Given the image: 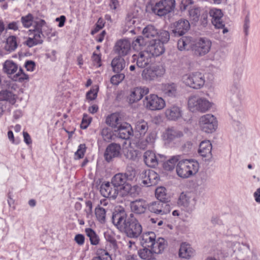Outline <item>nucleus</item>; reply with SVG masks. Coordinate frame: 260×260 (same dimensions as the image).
<instances>
[{"instance_id": "nucleus-52", "label": "nucleus", "mask_w": 260, "mask_h": 260, "mask_svg": "<svg viewBox=\"0 0 260 260\" xmlns=\"http://www.w3.org/2000/svg\"><path fill=\"white\" fill-rule=\"evenodd\" d=\"M147 42H148V40L144 36H140L133 42L132 45L135 49H138V47L144 46Z\"/></svg>"}, {"instance_id": "nucleus-63", "label": "nucleus", "mask_w": 260, "mask_h": 260, "mask_svg": "<svg viewBox=\"0 0 260 260\" xmlns=\"http://www.w3.org/2000/svg\"><path fill=\"white\" fill-rule=\"evenodd\" d=\"M20 23V22L19 21L10 22L7 24V26L6 27V30H7L10 29L14 31H17L19 29Z\"/></svg>"}, {"instance_id": "nucleus-17", "label": "nucleus", "mask_w": 260, "mask_h": 260, "mask_svg": "<svg viewBox=\"0 0 260 260\" xmlns=\"http://www.w3.org/2000/svg\"><path fill=\"white\" fill-rule=\"evenodd\" d=\"M148 44L146 50L151 56H158L164 53L165 51L164 45L157 39L148 40Z\"/></svg>"}, {"instance_id": "nucleus-11", "label": "nucleus", "mask_w": 260, "mask_h": 260, "mask_svg": "<svg viewBox=\"0 0 260 260\" xmlns=\"http://www.w3.org/2000/svg\"><path fill=\"white\" fill-rule=\"evenodd\" d=\"M143 159L146 166L149 168H155L159 164L164 161L166 157L164 155L156 154L151 150H147L143 154Z\"/></svg>"}, {"instance_id": "nucleus-64", "label": "nucleus", "mask_w": 260, "mask_h": 260, "mask_svg": "<svg viewBox=\"0 0 260 260\" xmlns=\"http://www.w3.org/2000/svg\"><path fill=\"white\" fill-rule=\"evenodd\" d=\"M91 59L94 63H96L97 66L100 67L101 66V55L97 54L95 52H93L92 56Z\"/></svg>"}, {"instance_id": "nucleus-49", "label": "nucleus", "mask_w": 260, "mask_h": 260, "mask_svg": "<svg viewBox=\"0 0 260 260\" xmlns=\"http://www.w3.org/2000/svg\"><path fill=\"white\" fill-rule=\"evenodd\" d=\"M15 100L14 94L12 92L4 90L0 91V101H7L10 102Z\"/></svg>"}, {"instance_id": "nucleus-34", "label": "nucleus", "mask_w": 260, "mask_h": 260, "mask_svg": "<svg viewBox=\"0 0 260 260\" xmlns=\"http://www.w3.org/2000/svg\"><path fill=\"white\" fill-rule=\"evenodd\" d=\"M111 65L113 72L119 73L124 68L125 61L122 57L117 56L113 59Z\"/></svg>"}, {"instance_id": "nucleus-23", "label": "nucleus", "mask_w": 260, "mask_h": 260, "mask_svg": "<svg viewBox=\"0 0 260 260\" xmlns=\"http://www.w3.org/2000/svg\"><path fill=\"white\" fill-rule=\"evenodd\" d=\"M115 129L116 135L122 139H128L133 134V130L131 124L127 122L120 123Z\"/></svg>"}, {"instance_id": "nucleus-56", "label": "nucleus", "mask_w": 260, "mask_h": 260, "mask_svg": "<svg viewBox=\"0 0 260 260\" xmlns=\"http://www.w3.org/2000/svg\"><path fill=\"white\" fill-rule=\"evenodd\" d=\"M101 135L103 139L105 141H109L112 139V131L110 128H103L101 132Z\"/></svg>"}, {"instance_id": "nucleus-47", "label": "nucleus", "mask_w": 260, "mask_h": 260, "mask_svg": "<svg viewBox=\"0 0 260 260\" xmlns=\"http://www.w3.org/2000/svg\"><path fill=\"white\" fill-rule=\"evenodd\" d=\"M149 179L148 182H147V180H145V186L147 187L155 185L159 180L158 175L153 170H149V176H148Z\"/></svg>"}, {"instance_id": "nucleus-2", "label": "nucleus", "mask_w": 260, "mask_h": 260, "mask_svg": "<svg viewBox=\"0 0 260 260\" xmlns=\"http://www.w3.org/2000/svg\"><path fill=\"white\" fill-rule=\"evenodd\" d=\"M199 168L198 161L192 159L180 160L176 166L177 175L182 178H187L196 174Z\"/></svg>"}, {"instance_id": "nucleus-7", "label": "nucleus", "mask_w": 260, "mask_h": 260, "mask_svg": "<svg viewBox=\"0 0 260 260\" xmlns=\"http://www.w3.org/2000/svg\"><path fill=\"white\" fill-rule=\"evenodd\" d=\"M183 136V133L174 127L168 128L164 134L165 145L175 147L179 144V139Z\"/></svg>"}, {"instance_id": "nucleus-5", "label": "nucleus", "mask_w": 260, "mask_h": 260, "mask_svg": "<svg viewBox=\"0 0 260 260\" xmlns=\"http://www.w3.org/2000/svg\"><path fill=\"white\" fill-rule=\"evenodd\" d=\"M188 106L190 110L192 112L199 111L205 113L210 110L212 103L205 98L193 95L189 98Z\"/></svg>"}, {"instance_id": "nucleus-51", "label": "nucleus", "mask_w": 260, "mask_h": 260, "mask_svg": "<svg viewBox=\"0 0 260 260\" xmlns=\"http://www.w3.org/2000/svg\"><path fill=\"white\" fill-rule=\"evenodd\" d=\"M33 21L34 16L30 13L21 17V23L23 26L25 28H29L32 24Z\"/></svg>"}, {"instance_id": "nucleus-4", "label": "nucleus", "mask_w": 260, "mask_h": 260, "mask_svg": "<svg viewBox=\"0 0 260 260\" xmlns=\"http://www.w3.org/2000/svg\"><path fill=\"white\" fill-rule=\"evenodd\" d=\"M182 81L186 86L194 89H201L205 82L204 75L199 72L184 75L182 77Z\"/></svg>"}, {"instance_id": "nucleus-26", "label": "nucleus", "mask_w": 260, "mask_h": 260, "mask_svg": "<svg viewBox=\"0 0 260 260\" xmlns=\"http://www.w3.org/2000/svg\"><path fill=\"white\" fill-rule=\"evenodd\" d=\"M131 209L133 213L136 214L144 213L148 209V204L143 199L136 200L131 203Z\"/></svg>"}, {"instance_id": "nucleus-43", "label": "nucleus", "mask_w": 260, "mask_h": 260, "mask_svg": "<svg viewBox=\"0 0 260 260\" xmlns=\"http://www.w3.org/2000/svg\"><path fill=\"white\" fill-rule=\"evenodd\" d=\"M86 235L89 237L90 244L92 245H97L100 243V238L95 232L91 228H86L85 230Z\"/></svg>"}, {"instance_id": "nucleus-18", "label": "nucleus", "mask_w": 260, "mask_h": 260, "mask_svg": "<svg viewBox=\"0 0 260 260\" xmlns=\"http://www.w3.org/2000/svg\"><path fill=\"white\" fill-rule=\"evenodd\" d=\"M128 217L124 210H116L112 214V222L121 232L127 221Z\"/></svg>"}, {"instance_id": "nucleus-8", "label": "nucleus", "mask_w": 260, "mask_h": 260, "mask_svg": "<svg viewBox=\"0 0 260 260\" xmlns=\"http://www.w3.org/2000/svg\"><path fill=\"white\" fill-rule=\"evenodd\" d=\"M175 7V0H163L156 3L152 8V12L162 16L174 11Z\"/></svg>"}, {"instance_id": "nucleus-20", "label": "nucleus", "mask_w": 260, "mask_h": 260, "mask_svg": "<svg viewBox=\"0 0 260 260\" xmlns=\"http://www.w3.org/2000/svg\"><path fill=\"white\" fill-rule=\"evenodd\" d=\"M100 192L105 198L115 199L118 194V189L114 187L111 182H104L100 186Z\"/></svg>"}, {"instance_id": "nucleus-31", "label": "nucleus", "mask_w": 260, "mask_h": 260, "mask_svg": "<svg viewBox=\"0 0 260 260\" xmlns=\"http://www.w3.org/2000/svg\"><path fill=\"white\" fill-rule=\"evenodd\" d=\"M212 144L209 140L202 141L199 146L198 153L203 157L210 158L212 156Z\"/></svg>"}, {"instance_id": "nucleus-19", "label": "nucleus", "mask_w": 260, "mask_h": 260, "mask_svg": "<svg viewBox=\"0 0 260 260\" xmlns=\"http://www.w3.org/2000/svg\"><path fill=\"white\" fill-rule=\"evenodd\" d=\"M121 146L119 144L112 143L108 145L104 152V156L106 161L110 162L113 159L120 155Z\"/></svg>"}, {"instance_id": "nucleus-15", "label": "nucleus", "mask_w": 260, "mask_h": 260, "mask_svg": "<svg viewBox=\"0 0 260 260\" xmlns=\"http://www.w3.org/2000/svg\"><path fill=\"white\" fill-rule=\"evenodd\" d=\"M151 57L150 53L145 50L133 55L132 62L136 63L139 68H145L151 62Z\"/></svg>"}, {"instance_id": "nucleus-9", "label": "nucleus", "mask_w": 260, "mask_h": 260, "mask_svg": "<svg viewBox=\"0 0 260 260\" xmlns=\"http://www.w3.org/2000/svg\"><path fill=\"white\" fill-rule=\"evenodd\" d=\"M211 45L212 43L209 39L201 38L198 41L193 43L192 51L197 56H204L209 52Z\"/></svg>"}, {"instance_id": "nucleus-14", "label": "nucleus", "mask_w": 260, "mask_h": 260, "mask_svg": "<svg viewBox=\"0 0 260 260\" xmlns=\"http://www.w3.org/2000/svg\"><path fill=\"white\" fill-rule=\"evenodd\" d=\"M197 200L194 196L190 193L182 192L179 198L178 204L186 208L188 212H191L195 209Z\"/></svg>"}, {"instance_id": "nucleus-48", "label": "nucleus", "mask_w": 260, "mask_h": 260, "mask_svg": "<svg viewBox=\"0 0 260 260\" xmlns=\"http://www.w3.org/2000/svg\"><path fill=\"white\" fill-rule=\"evenodd\" d=\"M43 42L42 39L40 38V36L34 35L33 38H28L25 41V44L29 47H32L38 44H41Z\"/></svg>"}, {"instance_id": "nucleus-46", "label": "nucleus", "mask_w": 260, "mask_h": 260, "mask_svg": "<svg viewBox=\"0 0 260 260\" xmlns=\"http://www.w3.org/2000/svg\"><path fill=\"white\" fill-rule=\"evenodd\" d=\"M106 123L107 125L115 128H117L120 124L119 117L115 114H112L108 116L106 119Z\"/></svg>"}, {"instance_id": "nucleus-42", "label": "nucleus", "mask_w": 260, "mask_h": 260, "mask_svg": "<svg viewBox=\"0 0 260 260\" xmlns=\"http://www.w3.org/2000/svg\"><path fill=\"white\" fill-rule=\"evenodd\" d=\"M135 131L139 133L141 136H143L148 129V123L144 120L138 121L135 124Z\"/></svg>"}, {"instance_id": "nucleus-39", "label": "nucleus", "mask_w": 260, "mask_h": 260, "mask_svg": "<svg viewBox=\"0 0 260 260\" xmlns=\"http://www.w3.org/2000/svg\"><path fill=\"white\" fill-rule=\"evenodd\" d=\"M17 47V37L13 35L9 36L6 40V49L9 52H12L15 51Z\"/></svg>"}, {"instance_id": "nucleus-30", "label": "nucleus", "mask_w": 260, "mask_h": 260, "mask_svg": "<svg viewBox=\"0 0 260 260\" xmlns=\"http://www.w3.org/2000/svg\"><path fill=\"white\" fill-rule=\"evenodd\" d=\"M19 67L18 64L12 60H6L3 64V72L9 77L14 75L19 69Z\"/></svg>"}, {"instance_id": "nucleus-21", "label": "nucleus", "mask_w": 260, "mask_h": 260, "mask_svg": "<svg viewBox=\"0 0 260 260\" xmlns=\"http://www.w3.org/2000/svg\"><path fill=\"white\" fill-rule=\"evenodd\" d=\"M131 43L126 39L118 40L114 47V50L118 56H124L128 54L131 50Z\"/></svg>"}, {"instance_id": "nucleus-6", "label": "nucleus", "mask_w": 260, "mask_h": 260, "mask_svg": "<svg viewBox=\"0 0 260 260\" xmlns=\"http://www.w3.org/2000/svg\"><path fill=\"white\" fill-rule=\"evenodd\" d=\"M199 125L202 131L206 133H212L217 128L218 122L213 115L208 114L200 117Z\"/></svg>"}, {"instance_id": "nucleus-40", "label": "nucleus", "mask_w": 260, "mask_h": 260, "mask_svg": "<svg viewBox=\"0 0 260 260\" xmlns=\"http://www.w3.org/2000/svg\"><path fill=\"white\" fill-rule=\"evenodd\" d=\"M94 213L97 220L101 223L104 224L106 222V211L99 204L95 207Z\"/></svg>"}, {"instance_id": "nucleus-55", "label": "nucleus", "mask_w": 260, "mask_h": 260, "mask_svg": "<svg viewBox=\"0 0 260 260\" xmlns=\"http://www.w3.org/2000/svg\"><path fill=\"white\" fill-rule=\"evenodd\" d=\"M86 145L85 144H81L79 145L77 151L75 153V158L80 159L82 158L86 152Z\"/></svg>"}, {"instance_id": "nucleus-41", "label": "nucleus", "mask_w": 260, "mask_h": 260, "mask_svg": "<svg viewBox=\"0 0 260 260\" xmlns=\"http://www.w3.org/2000/svg\"><path fill=\"white\" fill-rule=\"evenodd\" d=\"M12 79L16 82L22 83L25 81H28L29 80V76L24 73L21 67H19L16 74L12 76Z\"/></svg>"}, {"instance_id": "nucleus-33", "label": "nucleus", "mask_w": 260, "mask_h": 260, "mask_svg": "<svg viewBox=\"0 0 260 260\" xmlns=\"http://www.w3.org/2000/svg\"><path fill=\"white\" fill-rule=\"evenodd\" d=\"M193 43L191 37H183L178 41L177 47L180 51L192 50Z\"/></svg>"}, {"instance_id": "nucleus-10", "label": "nucleus", "mask_w": 260, "mask_h": 260, "mask_svg": "<svg viewBox=\"0 0 260 260\" xmlns=\"http://www.w3.org/2000/svg\"><path fill=\"white\" fill-rule=\"evenodd\" d=\"M144 105L150 110H159L163 109L166 103L164 100L156 94H150L146 96L144 101Z\"/></svg>"}, {"instance_id": "nucleus-45", "label": "nucleus", "mask_w": 260, "mask_h": 260, "mask_svg": "<svg viewBox=\"0 0 260 260\" xmlns=\"http://www.w3.org/2000/svg\"><path fill=\"white\" fill-rule=\"evenodd\" d=\"M188 14L190 19L197 22L199 20L201 16V9L199 7L193 6L188 10Z\"/></svg>"}, {"instance_id": "nucleus-54", "label": "nucleus", "mask_w": 260, "mask_h": 260, "mask_svg": "<svg viewBox=\"0 0 260 260\" xmlns=\"http://www.w3.org/2000/svg\"><path fill=\"white\" fill-rule=\"evenodd\" d=\"M136 170L132 167H127L126 169L125 172L123 173L124 175L125 178L126 180L129 181H132L136 176Z\"/></svg>"}, {"instance_id": "nucleus-57", "label": "nucleus", "mask_w": 260, "mask_h": 260, "mask_svg": "<svg viewBox=\"0 0 260 260\" xmlns=\"http://www.w3.org/2000/svg\"><path fill=\"white\" fill-rule=\"evenodd\" d=\"M124 78V74L118 73L111 78L110 81L112 84L117 85L123 81Z\"/></svg>"}, {"instance_id": "nucleus-32", "label": "nucleus", "mask_w": 260, "mask_h": 260, "mask_svg": "<svg viewBox=\"0 0 260 260\" xmlns=\"http://www.w3.org/2000/svg\"><path fill=\"white\" fill-rule=\"evenodd\" d=\"M165 115L168 119L175 121L182 116V111L180 107L172 106L166 109Z\"/></svg>"}, {"instance_id": "nucleus-53", "label": "nucleus", "mask_w": 260, "mask_h": 260, "mask_svg": "<svg viewBox=\"0 0 260 260\" xmlns=\"http://www.w3.org/2000/svg\"><path fill=\"white\" fill-rule=\"evenodd\" d=\"M96 254L97 255L96 257H100V259H102V260H112L109 253L104 249H98Z\"/></svg>"}, {"instance_id": "nucleus-27", "label": "nucleus", "mask_w": 260, "mask_h": 260, "mask_svg": "<svg viewBox=\"0 0 260 260\" xmlns=\"http://www.w3.org/2000/svg\"><path fill=\"white\" fill-rule=\"evenodd\" d=\"M209 14L212 17V23L216 28H223L225 25L221 18L223 13L221 10L217 9H211Z\"/></svg>"}, {"instance_id": "nucleus-1", "label": "nucleus", "mask_w": 260, "mask_h": 260, "mask_svg": "<svg viewBox=\"0 0 260 260\" xmlns=\"http://www.w3.org/2000/svg\"><path fill=\"white\" fill-rule=\"evenodd\" d=\"M111 184L114 187L118 189V191L122 197H136L139 193V187L135 185L132 186L125 178L123 173L115 174L111 179Z\"/></svg>"}, {"instance_id": "nucleus-22", "label": "nucleus", "mask_w": 260, "mask_h": 260, "mask_svg": "<svg viewBox=\"0 0 260 260\" xmlns=\"http://www.w3.org/2000/svg\"><path fill=\"white\" fill-rule=\"evenodd\" d=\"M149 90L146 87L134 88L128 97V103L131 104L140 101L144 95L149 93Z\"/></svg>"}, {"instance_id": "nucleus-24", "label": "nucleus", "mask_w": 260, "mask_h": 260, "mask_svg": "<svg viewBox=\"0 0 260 260\" xmlns=\"http://www.w3.org/2000/svg\"><path fill=\"white\" fill-rule=\"evenodd\" d=\"M229 95L231 102L234 106L238 105L240 103L241 94L239 81H236L231 86Z\"/></svg>"}, {"instance_id": "nucleus-36", "label": "nucleus", "mask_w": 260, "mask_h": 260, "mask_svg": "<svg viewBox=\"0 0 260 260\" xmlns=\"http://www.w3.org/2000/svg\"><path fill=\"white\" fill-rule=\"evenodd\" d=\"M46 22L43 19H41L39 21L34 22V29L29 30L30 31L32 32L35 36H38L39 35L40 38L43 39L45 37L42 31V28L46 26Z\"/></svg>"}, {"instance_id": "nucleus-28", "label": "nucleus", "mask_w": 260, "mask_h": 260, "mask_svg": "<svg viewBox=\"0 0 260 260\" xmlns=\"http://www.w3.org/2000/svg\"><path fill=\"white\" fill-rule=\"evenodd\" d=\"M160 89L166 96L176 97L178 93L177 85L173 82L162 83L160 85Z\"/></svg>"}, {"instance_id": "nucleus-61", "label": "nucleus", "mask_w": 260, "mask_h": 260, "mask_svg": "<svg viewBox=\"0 0 260 260\" xmlns=\"http://www.w3.org/2000/svg\"><path fill=\"white\" fill-rule=\"evenodd\" d=\"M104 20L102 18H100L95 24V28L91 30V34L92 35L96 34L104 26Z\"/></svg>"}, {"instance_id": "nucleus-50", "label": "nucleus", "mask_w": 260, "mask_h": 260, "mask_svg": "<svg viewBox=\"0 0 260 260\" xmlns=\"http://www.w3.org/2000/svg\"><path fill=\"white\" fill-rule=\"evenodd\" d=\"M156 39L164 45L170 40V33L167 30H161L158 32Z\"/></svg>"}, {"instance_id": "nucleus-3", "label": "nucleus", "mask_w": 260, "mask_h": 260, "mask_svg": "<svg viewBox=\"0 0 260 260\" xmlns=\"http://www.w3.org/2000/svg\"><path fill=\"white\" fill-rule=\"evenodd\" d=\"M121 232L130 238H137L142 234V226L133 213L129 214L127 221Z\"/></svg>"}, {"instance_id": "nucleus-62", "label": "nucleus", "mask_w": 260, "mask_h": 260, "mask_svg": "<svg viewBox=\"0 0 260 260\" xmlns=\"http://www.w3.org/2000/svg\"><path fill=\"white\" fill-rule=\"evenodd\" d=\"M98 88H92L89 90L86 94V97L87 100H94L97 97Z\"/></svg>"}, {"instance_id": "nucleus-16", "label": "nucleus", "mask_w": 260, "mask_h": 260, "mask_svg": "<svg viewBox=\"0 0 260 260\" xmlns=\"http://www.w3.org/2000/svg\"><path fill=\"white\" fill-rule=\"evenodd\" d=\"M172 32L175 36L180 37L185 34L190 29L189 21L185 19H180L172 24Z\"/></svg>"}, {"instance_id": "nucleus-59", "label": "nucleus", "mask_w": 260, "mask_h": 260, "mask_svg": "<svg viewBox=\"0 0 260 260\" xmlns=\"http://www.w3.org/2000/svg\"><path fill=\"white\" fill-rule=\"evenodd\" d=\"M244 70V66L240 64L238 67H236L234 70V77L235 80L239 81L241 77Z\"/></svg>"}, {"instance_id": "nucleus-38", "label": "nucleus", "mask_w": 260, "mask_h": 260, "mask_svg": "<svg viewBox=\"0 0 260 260\" xmlns=\"http://www.w3.org/2000/svg\"><path fill=\"white\" fill-rule=\"evenodd\" d=\"M180 159V155L173 156L167 160L165 159L161 164L165 170L172 171L174 169L176 164L179 162Z\"/></svg>"}, {"instance_id": "nucleus-60", "label": "nucleus", "mask_w": 260, "mask_h": 260, "mask_svg": "<svg viewBox=\"0 0 260 260\" xmlns=\"http://www.w3.org/2000/svg\"><path fill=\"white\" fill-rule=\"evenodd\" d=\"M193 3L192 0H181L180 4V10L183 11L187 9H189L192 7Z\"/></svg>"}, {"instance_id": "nucleus-25", "label": "nucleus", "mask_w": 260, "mask_h": 260, "mask_svg": "<svg viewBox=\"0 0 260 260\" xmlns=\"http://www.w3.org/2000/svg\"><path fill=\"white\" fill-rule=\"evenodd\" d=\"M156 235L153 232L143 233L141 237L140 243L143 247H150L155 250Z\"/></svg>"}, {"instance_id": "nucleus-12", "label": "nucleus", "mask_w": 260, "mask_h": 260, "mask_svg": "<svg viewBox=\"0 0 260 260\" xmlns=\"http://www.w3.org/2000/svg\"><path fill=\"white\" fill-rule=\"evenodd\" d=\"M165 73V69L162 66H156L144 69L142 73L143 79L147 81L156 80L162 77Z\"/></svg>"}, {"instance_id": "nucleus-13", "label": "nucleus", "mask_w": 260, "mask_h": 260, "mask_svg": "<svg viewBox=\"0 0 260 260\" xmlns=\"http://www.w3.org/2000/svg\"><path fill=\"white\" fill-rule=\"evenodd\" d=\"M148 210L156 215H164L170 213L171 206L169 203L154 201L148 204Z\"/></svg>"}, {"instance_id": "nucleus-29", "label": "nucleus", "mask_w": 260, "mask_h": 260, "mask_svg": "<svg viewBox=\"0 0 260 260\" xmlns=\"http://www.w3.org/2000/svg\"><path fill=\"white\" fill-rule=\"evenodd\" d=\"M195 255V250L192 248L191 245L186 242H183L181 244L179 251V257L189 259Z\"/></svg>"}, {"instance_id": "nucleus-37", "label": "nucleus", "mask_w": 260, "mask_h": 260, "mask_svg": "<svg viewBox=\"0 0 260 260\" xmlns=\"http://www.w3.org/2000/svg\"><path fill=\"white\" fill-rule=\"evenodd\" d=\"M165 187L160 186L155 189V195L158 201L168 203L170 200V196L167 193Z\"/></svg>"}, {"instance_id": "nucleus-44", "label": "nucleus", "mask_w": 260, "mask_h": 260, "mask_svg": "<svg viewBox=\"0 0 260 260\" xmlns=\"http://www.w3.org/2000/svg\"><path fill=\"white\" fill-rule=\"evenodd\" d=\"M148 247L140 249L138 251V254L139 256L145 260H156L154 257V254L151 250L149 249Z\"/></svg>"}, {"instance_id": "nucleus-58", "label": "nucleus", "mask_w": 260, "mask_h": 260, "mask_svg": "<svg viewBox=\"0 0 260 260\" xmlns=\"http://www.w3.org/2000/svg\"><path fill=\"white\" fill-rule=\"evenodd\" d=\"M105 238L106 241L111 244V247L112 248L115 250L118 248L117 241L113 236L110 234H107L105 235Z\"/></svg>"}, {"instance_id": "nucleus-35", "label": "nucleus", "mask_w": 260, "mask_h": 260, "mask_svg": "<svg viewBox=\"0 0 260 260\" xmlns=\"http://www.w3.org/2000/svg\"><path fill=\"white\" fill-rule=\"evenodd\" d=\"M142 34L146 40H150L153 39H156L158 34V31L154 26L148 25L143 29Z\"/></svg>"}]
</instances>
